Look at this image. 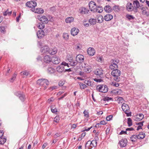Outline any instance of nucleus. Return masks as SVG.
Here are the masks:
<instances>
[{"instance_id":"obj_1","label":"nucleus","mask_w":149,"mask_h":149,"mask_svg":"<svg viewBox=\"0 0 149 149\" xmlns=\"http://www.w3.org/2000/svg\"><path fill=\"white\" fill-rule=\"evenodd\" d=\"M119 61L118 60H112L111 64L109 66V68L113 70L111 74L114 77V80L117 82L120 81V78L119 76L121 74V71L117 69L118 68L117 64Z\"/></svg>"},{"instance_id":"obj_2","label":"nucleus","mask_w":149,"mask_h":149,"mask_svg":"<svg viewBox=\"0 0 149 149\" xmlns=\"http://www.w3.org/2000/svg\"><path fill=\"white\" fill-rule=\"evenodd\" d=\"M37 84L38 85L42 86L44 89H45L47 88V86L49 84V82L47 79H41L37 80Z\"/></svg>"},{"instance_id":"obj_3","label":"nucleus","mask_w":149,"mask_h":149,"mask_svg":"<svg viewBox=\"0 0 149 149\" xmlns=\"http://www.w3.org/2000/svg\"><path fill=\"white\" fill-rule=\"evenodd\" d=\"M97 145V142L96 140H93L91 141H88L86 143L85 147L88 149H91L93 147H95Z\"/></svg>"},{"instance_id":"obj_4","label":"nucleus","mask_w":149,"mask_h":149,"mask_svg":"<svg viewBox=\"0 0 149 149\" xmlns=\"http://www.w3.org/2000/svg\"><path fill=\"white\" fill-rule=\"evenodd\" d=\"M96 89L99 92L105 93L108 91V88L106 85H99L96 87Z\"/></svg>"},{"instance_id":"obj_5","label":"nucleus","mask_w":149,"mask_h":149,"mask_svg":"<svg viewBox=\"0 0 149 149\" xmlns=\"http://www.w3.org/2000/svg\"><path fill=\"white\" fill-rule=\"evenodd\" d=\"M141 135H143V136H140V135H132L130 137V139L131 140L132 142H135L137 140V139H143L145 137V135L144 134H143V133H142Z\"/></svg>"},{"instance_id":"obj_6","label":"nucleus","mask_w":149,"mask_h":149,"mask_svg":"<svg viewBox=\"0 0 149 149\" xmlns=\"http://www.w3.org/2000/svg\"><path fill=\"white\" fill-rule=\"evenodd\" d=\"M89 6L91 11L94 12L96 11V9L97 6L94 2L93 1H90L89 4Z\"/></svg>"},{"instance_id":"obj_7","label":"nucleus","mask_w":149,"mask_h":149,"mask_svg":"<svg viewBox=\"0 0 149 149\" xmlns=\"http://www.w3.org/2000/svg\"><path fill=\"white\" fill-rule=\"evenodd\" d=\"M49 50V46L45 45L41 47L40 51L42 54H48Z\"/></svg>"},{"instance_id":"obj_8","label":"nucleus","mask_w":149,"mask_h":149,"mask_svg":"<svg viewBox=\"0 0 149 149\" xmlns=\"http://www.w3.org/2000/svg\"><path fill=\"white\" fill-rule=\"evenodd\" d=\"M26 6H27L31 9L35 8L37 5L35 1H30L27 2L26 4Z\"/></svg>"},{"instance_id":"obj_9","label":"nucleus","mask_w":149,"mask_h":149,"mask_svg":"<svg viewBox=\"0 0 149 149\" xmlns=\"http://www.w3.org/2000/svg\"><path fill=\"white\" fill-rule=\"evenodd\" d=\"M76 59L78 63H81L84 61V57L83 55L78 54L76 56Z\"/></svg>"},{"instance_id":"obj_10","label":"nucleus","mask_w":149,"mask_h":149,"mask_svg":"<svg viewBox=\"0 0 149 149\" xmlns=\"http://www.w3.org/2000/svg\"><path fill=\"white\" fill-rule=\"evenodd\" d=\"M51 61L55 64H58L60 63V60L58 57L54 56H53Z\"/></svg>"},{"instance_id":"obj_11","label":"nucleus","mask_w":149,"mask_h":149,"mask_svg":"<svg viewBox=\"0 0 149 149\" xmlns=\"http://www.w3.org/2000/svg\"><path fill=\"white\" fill-rule=\"evenodd\" d=\"M31 10L32 11L38 14L42 13L44 12V10L42 8H33L31 9Z\"/></svg>"},{"instance_id":"obj_12","label":"nucleus","mask_w":149,"mask_h":149,"mask_svg":"<svg viewBox=\"0 0 149 149\" xmlns=\"http://www.w3.org/2000/svg\"><path fill=\"white\" fill-rule=\"evenodd\" d=\"M44 32L42 30L38 31L37 33V35L38 38L41 39L44 36Z\"/></svg>"},{"instance_id":"obj_13","label":"nucleus","mask_w":149,"mask_h":149,"mask_svg":"<svg viewBox=\"0 0 149 149\" xmlns=\"http://www.w3.org/2000/svg\"><path fill=\"white\" fill-rule=\"evenodd\" d=\"M127 143V140L126 139H122L120 141V146L121 147H125Z\"/></svg>"},{"instance_id":"obj_14","label":"nucleus","mask_w":149,"mask_h":149,"mask_svg":"<svg viewBox=\"0 0 149 149\" xmlns=\"http://www.w3.org/2000/svg\"><path fill=\"white\" fill-rule=\"evenodd\" d=\"M79 31L78 29L73 27L72 29L71 30V33L72 35L74 36L77 35Z\"/></svg>"},{"instance_id":"obj_15","label":"nucleus","mask_w":149,"mask_h":149,"mask_svg":"<svg viewBox=\"0 0 149 149\" xmlns=\"http://www.w3.org/2000/svg\"><path fill=\"white\" fill-rule=\"evenodd\" d=\"M122 108L124 112H128L130 110L128 105L125 103L123 104L122 106Z\"/></svg>"},{"instance_id":"obj_16","label":"nucleus","mask_w":149,"mask_h":149,"mask_svg":"<svg viewBox=\"0 0 149 149\" xmlns=\"http://www.w3.org/2000/svg\"><path fill=\"white\" fill-rule=\"evenodd\" d=\"M87 52L90 56H93L95 53V50L94 48L91 47H89L88 49Z\"/></svg>"},{"instance_id":"obj_17","label":"nucleus","mask_w":149,"mask_h":149,"mask_svg":"<svg viewBox=\"0 0 149 149\" xmlns=\"http://www.w3.org/2000/svg\"><path fill=\"white\" fill-rule=\"evenodd\" d=\"M43 60L45 62L49 63L51 62L52 58L49 55H47L44 56Z\"/></svg>"},{"instance_id":"obj_18","label":"nucleus","mask_w":149,"mask_h":149,"mask_svg":"<svg viewBox=\"0 0 149 149\" xmlns=\"http://www.w3.org/2000/svg\"><path fill=\"white\" fill-rule=\"evenodd\" d=\"M80 13L81 14H87L88 13L89 10L86 9L85 7H82L80 9Z\"/></svg>"},{"instance_id":"obj_19","label":"nucleus","mask_w":149,"mask_h":149,"mask_svg":"<svg viewBox=\"0 0 149 149\" xmlns=\"http://www.w3.org/2000/svg\"><path fill=\"white\" fill-rule=\"evenodd\" d=\"M113 16L110 14H108L104 17V19L106 21H109L113 19Z\"/></svg>"},{"instance_id":"obj_20","label":"nucleus","mask_w":149,"mask_h":149,"mask_svg":"<svg viewBox=\"0 0 149 149\" xmlns=\"http://www.w3.org/2000/svg\"><path fill=\"white\" fill-rule=\"evenodd\" d=\"M104 9L105 12L108 13H109L111 12L112 10V9L109 5H106L105 6Z\"/></svg>"},{"instance_id":"obj_21","label":"nucleus","mask_w":149,"mask_h":149,"mask_svg":"<svg viewBox=\"0 0 149 149\" xmlns=\"http://www.w3.org/2000/svg\"><path fill=\"white\" fill-rule=\"evenodd\" d=\"M103 70L102 68L97 69L95 72V74L98 75H101L103 74Z\"/></svg>"},{"instance_id":"obj_22","label":"nucleus","mask_w":149,"mask_h":149,"mask_svg":"<svg viewBox=\"0 0 149 149\" xmlns=\"http://www.w3.org/2000/svg\"><path fill=\"white\" fill-rule=\"evenodd\" d=\"M48 54L51 55H54L57 52V49L56 48L53 49H50Z\"/></svg>"},{"instance_id":"obj_23","label":"nucleus","mask_w":149,"mask_h":149,"mask_svg":"<svg viewBox=\"0 0 149 149\" xmlns=\"http://www.w3.org/2000/svg\"><path fill=\"white\" fill-rule=\"evenodd\" d=\"M85 66H84V70L85 72L87 73H89L91 71V67L89 65L85 64Z\"/></svg>"},{"instance_id":"obj_24","label":"nucleus","mask_w":149,"mask_h":149,"mask_svg":"<svg viewBox=\"0 0 149 149\" xmlns=\"http://www.w3.org/2000/svg\"><path fill=\"white\" fill-rule=\"evenodd\" d=\"M127 10L129 11H131L133 10V7L131 3H128L126 6Z\"/></svg>"},{"instance_id":"obj_25","label":"nucleus","mask_w":149,"mask_h":149,"mask_svg":"<svg viewBox=\"0 0 149 149\" xmlns=\"http://www.w3.org/2000/svg\"><path fill=\"white\" fill-rule=\"evenodd\" d=\"M56 70L58 72L62 73L64 71V67L63 65L60 66L56 68Z\"/></svg>"},{"instance_id":"obj_26","label":"nucleus","mask_w":149,"mask_h":149,"mask_svg":"<svg viewBox=\"0 0 149 149\" xmlns=\"http://www.w3.org/2000/svg\"><path fill=\"white\" fill-rule=\"evenodd\" d=\"M40 19H41L40 20L41 22H44L46 24L48 23V19L45 16H41V17L40 18Z\"/></svg>"},{"instance_id":"obj_27","label":"nucleus","mask_w":149,"mask_h":149,"mask_svg":"<svg viewBox=\"0 0 149 149\" xmlns=\"http://www.w3.org/2000/svg\"><path fill=\"white\" fill-rule=\"evenodd\" d=\"M84 83L89 86H93L94 85L93 82H92L90 80H86L84 81Z\"/></svg>"},{"instance_id":"obj_28","label":"nucleus","mask_w":149,"mask_h":149,"mask_svg":"<svg viewBox=\"0 0 149 149\" xmlns=\"http://www.w3.org/2000/svg\"><path fill=\"white\" fill-rule=\"evenodd\" d=\"M74 20V18L72 17H69L67 18L65 20V21L67 23H70L71 22H73Z\"/></svg>"},{"instance_id":"obj_29","label":"nucleus","mask_w":149,"mask_h":149,"mask_svg":"<svg viewBox=\"0 0 149 149\" xmlns=\"http://www.w3.org/2000/svg\"><path fill=\"white\" fill-rule=\"evenodd\" d=\"M139 115V117H136L135 119L134 120L136 121H139L141 120L144 117V115L142 113H140L139 114H138Z\"/></svg>"},{"instance_id":"obj_30","label":"nucleus","mask_w":149,"mask_h":149,"mask_svg":"<svg viewBox=\"0 0 149 149\" xmlns=\"http://www.w3.org/2000/svg\"><path fill=\"white\" fill-rule=\"evenodd\" d=\"M19 99L22 102H23L24 101L26 98L25 95L23 93L21 94H19Z\"/></svg>"},{"instance_id":"obj_31","label":"nucleus","mask_w":149,"mask_h":149,"mask_svg":"<svg viewBox=\"0 0 149 149\" xmlns=\"http://www.w3.org/2000/svg\"><path fill=\"white\" fill-rule=\"evenodd\" d=\"M47 71L49 73L52 74L54 73L55 72V70L52 67H50L48 68Z\"/></svg>"},{"instance_id":"obj_32","label":"nucleus","mask_w":149,"mask_h":149,"mask_svg":"<svg viewBox=\"0 0 149 149\" xmlns=\"http://www.w3.org/2000/svg\"><path fill=\"white\" fill-rule=\"evenodd\" d=\"M20 74L21 75L24 76L23 77H26L30 75L29 73L26 70L21 72Z\"/></svg>"},{"instance_id":"obj_33","label":"nucleus","mask_w":149,"mask_h":149,"mask_svg":"<svg viewBox=\"0 0 149 149\" xmlns=\"http://www.w3.org/2000/svg\"><path fill=\"white\" fill-rule=\"evenodd\" d=\"M133 4L135 7L136 8H139L140 7H141L139 2L137 0L134 1Z\"/></svg>"},{"instance_id":"obj_34","label":"nucleus","mask_w":149,"mask_h":149,"mask_svg":"<svg viewBox=\"0 0 149 149\" xmlns=\"http://www.w3.org/2000/svg\"><path fill=\"white\" fill-rule=\"evenodd\" d=\"M89 22L91 25H94L96 23V20L95 19L91 18L89 19Z\"/></svg>"},{"instance_id":"obj_35","label":"nucleus","mask_w":149,"mask_h":149,"mask_svg":"<svg viewBox=\"0 0 149 149\" xmlns=\"http://www.w3.org/2000/svg\"><path fill=\"white\" fill-rule=\"evenodd\" d=\"M37 27L40 29H43L45 27L44 24L43 22H41V23H38V24L37 26Z\"/></svg>"},{"instance_id":"obj_36","label":"nucleus","mask_w":149,"mask_h":149,"mask_svg":"<svg viewBox=\"0 0 149 149\" xmlns=\"http://www.w3.org/2000/svg\"><path fill=\"white\" fill-rule=\"evenodd\" d=\"M70 64L71 66H74L77 65L78 63V62L77 61L76 59L75 60H73V59L72 61H70Z\"/></svg>"},{"instance_id":"obj_37","label":"nucleus","mask_w":149,"mask_h":149,"mask_svg":"<svg viewBox=\"0 0 149 149\" xmlns=\"http://www.w3.org/2000/svg\"><path fill=\"white\" fill-rule=\"evenodd\" d=\"M67 61L70 62L72 61L73 59V56L72 55H68L67 56Z\"/></svg>"},{"instance_id":"obj_38","label":"nucleus","mask_w":149,"mask_h":149,"mask_svg":"<svg viewBox=\"0 0 149 149\" xmlns=\"http://www.w3.org/2000/svg\"><path fill=\"white\" fill-rule=\"evenodd\" d=\"M96 10V11H95V12H97L98 13H100L103 11V8L102 6H97Z\"/></svg>"},{"instance_id":"obj_39","label":"nucleus","mask_w":149,"mask_h":149,"mask_svg":"<svg viewBox=\"0 0 149 149\" xmlns=\"http://www.w3.org/2000/svg\"><path fill=\"white\" fill-rule=\"evenodd\" d=\"M98 22L99 23H101L103 21V18L101 15H100L97 19Z\"/></svg>"},{"instance_id":"obj_40","label":"nucleus","mask_w":149,"mask_h":149,"mask_svg":"<svg viewBox=\"0 0 149 149\" xmlns=\"http://www.w3.org/2000/svg\"><path fill=\"white\" fill-rule=\"evenodd\" d=\"M6 141V139L3 138L2 137H1L0 138V144H4Z\"/></svg>"},{"instance_id":"obj_41","label":"nucleus","mask_w":149,"mask_h":149,"mask_svg":"<svg viewBox=\"0 0 149 149\" xmlns=\"http://www.w3.org/2000/svg\"><path fill=\"white\" fill-rule=\"evenodd\" d=\"M11 14L12 11H11L9 12L8 11V9L6 11L3 13V15L4 16H6L7 15L9 16L11 15Z\"/></svg>"},{"instance_id":"obj_42","label":"nucleus","mask_w":149,"mask_h":149,"mask_svg":"<svg viewBox=\"0 0 149 149\" xmlns=\"http://www.w3.org/2000/svg\"><path fill=\"white\" fill-rule=\"evenodd\" d=\"M0 32L3 34L6 33L5 28L4 26H0Z\"/></svg>"},{"instance_id":"obj_43","label":"nucleus","mask_w":149,"mask_h":149,"mask_svg":"<svg viewBox=\"0 0 149 149\" xmlns=\"http://www.w3.org/2000/svg\"><path fill=\"white\" fill-rule=\"evenodd\" d=\"M127 123L129 127H130L132 125V120L130 118H127Z\"/></svg>"},{"instance_id":"obj_44","label":"nucleus","mask_w":149,"mask_h":149,"mask_svg":"<svg viewBox=\"0 0 149 149\" xmlns=\"http://www.w3.org/2000/svg\"><path fill=\"white\" fill-rule=\"evenodd\" d=\"M126 17L129 20L133 19L134 18V17L132 15H127Z\"/></svg>"},{"instance_id":"obj_45","label":"nucleus","mask_w":149,"mask_h":149,"mask_svg":"<svg viewBox=\"0 0 149 149\" xmlns=\"http://www.w3.org/2000/svg\"><path fill=\"white\" fill-rule=\"evenodd\" d=\"M110 84L111 85H113L115 87H118L119 86V84L117 83H116L114 81L111 82Z\"/></svg>"},{"instance_id":"obj_46","label":"nucleus","mask_w":149,"mask_h":149,"mask_svg":"<svg viewBox=\"0 0 149 149\" xmlns=\"http://www.w3.org/2000/svg\"><path fill=\"white\" fill-rule=\"evenodd\" d=\"M60 120V118L58 116H56L54 118V122L58 123Z\"/></svg>"},{"instance_id":"obj_47","label":"nucleus","mask_w":149,"mask_h":149,"mask_svg":"<svg viewBox=\"0 0 149 149\" xmlns=\"http://www.w3.org/2000/svg\"><path fill=\"white\" fill-rule=\"evenodd\" d=\"M16 76V74H13L12 77L11 78L10 81V82H13L15 79Z\"/></svg>"},{"instance_id":"obj_48","label":"nucleus","mask_w":149,"mask_h":149,"mask_svg":"<svg viewBox=\"0 0 149 149\" xmlns=\"http://www.w3.org/2000/svg\"><path fill=\"white\" fill-rule=\"evenodd\" d=\"M79 84L80 87L81 88H82V89H84L87 87V86L85 84L81 83H79Z\"/></svg>"},{"instance_id":"obj_49","label":"nucleus","mask_w":149,"mask_h":149,"mask_svg":"<svg viewBox=\"0 0 149 149\" xmlns=\"http://www.w3.org/2000/svg\"><path fill=\"white\" fill-rule=\"evenodd\" d=\"M113 9L115 11H118L119 10V7L118 6H115L113 7Z\"/></svg>"},{"instance_id":"obj_50","label":"nucleus","mask_w":149,"mask_h":149,"mask_svg":"<svg viewBox=\"0 0 149 149\" xmlns=\"http://www.w3.org/2000/svg\"><path fill=\"white\" fill-rule=\"evenodd\" d=\"M141 10L143 14L145 15L146 14L147 11H146V8L144 7H142L141 8Z\"/></svg>"},{"instance_id":"obj_51","label":"nucleus","mask_w":149,"mask_h":149,"mask_svg":"<svg viewBox=\"0 0 149 149\" xmlns=\"http://www.w3.org/2000/svg\"><path fill=\"white\" fill-rule=\"evenodd\" d=\"M57 87L56 86H52L50 87L49 88V90L50 91H52L54 89H56L57 88Z\"/></svg>"},{"instance_id":"obj_52","label":"nucleus","mask_w":149,"mask_h":149,"mask_svg":"<svg viewBox=\"0 0 149 149\" xmlns=\"http://www.w3.org/2000/svg\"><path fill=\"white\" fill-rule=\"evenodd\" d=\"M94 80L97 82H100L102 81V80L101 79H97L96 78H95L93 79Z\"/></svg>"},{"instance_id":"obj_53","label":"nucleus","mask_w":149,"mask_h":149,"mask_svg":"<svg viewBox=\"0 0 149 149\" xmlns=\"http://www.w3.org/2000/svg\"><path fill=\"white\" fill-rule=\"evenodd\" d=\"M63 38L65 39H67L68 38V35L67 33H64L63 34Z\"/></svg>"},{"instance_id":"obj_54","label":"nucleus","mask_w":149,"mask_h":149,"mask_svg":"<svg viewBox=\"0 0 149 149\" xmlns=\"http://www.w3.org/2000/svg\"><path fill=\"white\" fill-rule=\"evenodd\" d=\"M113 118V116L111 115L107 116L106 118V119L107 121H110Z\"/></svg>"},{"instance_id":"obj_55","label":"nucleus","mask_w":149,"mask_h":149,"mask_svg":"<svg viewBox=\"0 0 149 149\" xmlns=\"http://www.w3.org/2000/svg\"><path fill=\"white\" fill-rule=\"evenodd\" d=\"M51 108V110L52 112L53 113H55V112H57V109L56 108H55L54 109H53V107H52V106L50 107Z\"/></svg>"},{"instance_id":"obj_56","label":"nucleus","mask_w":149,"mask_h":149,"mask_svg":"<svg viewBox=\"0 0 149 149\" xmlns=\"http://www.w3.org/2000/svg\"><path fill=\"white\" fill-rule=\"evenodd\" d=\"M83 113L84 114V116L85 117H86V118H88L89 117L88 113L87 111H86V110H85Z\"/></svg>"},{"instance_id":"obj_57","label":"nucleus","mask_w":149,"mask_h":149,"mask_svg":"<svg viewBox=\"0 0 149 149\" xmlns=\"http://www.w3.org/2000/svg\"><path fill=\"white\" fill-rule=\"evenodd\" d=\"M67 93H64L63 95H62L61 97L58 98L59 100H61L64 98L66 95H67Z\"/></svg>"},{"instance_id":"obj_58","label":"nucleus","mask_w":149,"mask_h":149,"mask_svg":"<svg viewBox=\"0 0 149 149\" xmlns=\"http://www.w3.org/2000/svg\"><path fill=\"white\" fill-rule=\"evenodd\" d=\"M112 100V99L111 98L109 97H105L104 99V101H109L110 100Z\"/></svg>"},{"instance_id":"obj_59","label":"nucleus","mask_w":149,"mask_h":149,"mask_svg":"<svg viewBox=\"0 0 149 149\" xmlns=\"http://www.w3.org/2000/svg\"><path fill=\"white\" fill-rule=\"evenodd\" d=\"M144 121H142L139 123H136V125H139V126H142L143 125V123H144Z\"/></svg>"},{"instance_id":"obj_60","label":"nucleus","mask_w":149,"mask_h":149,"mask_svg":"<svg viewBox=\"0 0 149 149\" xmlns=\"http://www.w3.org/2000/svg\"><path fill=\"white\" fill-rule=\"evenodd\" d=\"M107 123L104 120H102L100 122V125H106Z\"/></svg>"},{"instance_id":"obj_61","label":"nucleus","mask_w":149,"mask_h":149,"mask_svg":"<svg viewBox=\"0 0 149 149\" xmlns=\"http://www.w3.org/2000/svg\"><path fill=\"white\" fill-rule=\"evenodd\" d=\"M126 131H126H126H124L123 130H122L121 131V132L119 133V134L122 135L123 134H127V132Z\"/></svg>"},{"instance_id":"obj_62","label":"nucleus","mask_w":149,"mask_h":149,"mask_svg":"<svg viewBox=\"0 0 149 149\" xmlns=\"http://www.w3.org/2000/svg\"><path fill=\"white\" fill-rule=\"evenodd\" d=\"M64 84V83L63 81H61L59 82L58 85L59 86H63Z\"/></svg>"},{"instance_id":"obj_63","label":"nucleus","mask_w":149,"mask_h":149,"mask_svg":"<svg viewBox=\"0 0 149 149\" xmlns=\"http://www.w3.org/2000/svg\"><path fill=\"white\" fill-rule=\"evenodd\" d=\"M86 134L85 133H82V134H81V136L80 137V140H81V139L83 138L85 136Z\"/></svg>"},{"instance_id":"obj_64","label":"nucleus","mask_w":149,"mask_h":149,"mask_svg":"<svg viewBox=\"0 0 149 149\" xmlns=\"http://www.w3.org/2000/svg\"><path fill=\"white\" fill-rule=\"evenodd\" d=\"M97 133L98 132H97L95 134V140H96V141H98L99 139L98 134H97Z\"/></svg>"}]
</instances>
